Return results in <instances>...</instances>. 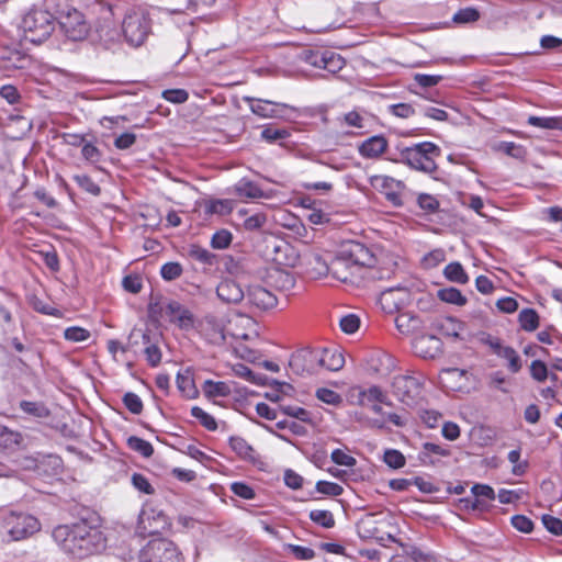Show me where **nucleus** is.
I'll list each match as a JSON object with an SVG mask.
<instances>
[{
    "instance_id": "f257e3e1",
    "label": "nucleus",
    "mask_w": 562,
    "mask_h": 562,
    "mask_svg": "<svg viewBox=\"0 0 562 562\" xmlns=\"http://www.w3.org/2000/svg\"><path fill=\"white\" fill-rule=\"evenodd\" d=\"M53 538L64 552L78 559L97 554L105 548L102 531L85 520L56 527Z\"/></svg>"
},
{
    "instance_id": "f03ea898",
    "label": "nucleus",
    "mask_w": 562,
    "mask_h": 562,
    "mask_svg": "<svg viewBox=\"0 0 562 562\" xmlns=\"http://www.w3.org/2000/svg\"><path fill=\"white\" fill-rule=\"evenodd\" d=\"M374 261H376L374 255L364 244L347 240L340 245L335 257L326 268L333 278L347 282L358 273L362 267H370Z\"/></svg>"
},
{
    "instance_id": "7ed1b4c3",
    "label": "nucleus",
    "mask_w": 562,
    "mask_h": 562,
    "mask_svg": "<svg viewBox=\"0 0 562 562\" xmlns=\"http://www.w3.org/2000/svg\"><path fill=\"white\" fill-rule=\"evenodd\" d=\"M21 29L24 32L25 40L34 44H41L55 30V18L47 10L33 8L23 16Z\"/></svg>"
},
{
    "instance_id": "20e7f679",
    "label": "nucleus",
    "mask_w": 562,
    "mask_h": 562,
    "mask_svg": "<svg viewBox=\"0 0 562 562\" xmlns=\"http://www.w3.org/2000/svg\"><path fill=\"white\" fill-rule=\"evenodd\" d=\"M441 155V149L430 142H423L401 150V161L412 169L432 173L437 170L435 158Z\"/></svg>"
},
{
    "instance_id": "39448f33",
    "label": "nucleus",
    "mask_w": 562,
    "mask_h": 562,
    "mask_svg": "<svg viewBox=\"0 0 562 562\" xmlns=\"http://www.w3.org/2000/svg\"><path fill=\"white\" fill-rule=\"evenodd\" d=\"M121 31L131 47H139L151 33V19L145 11H130L122 21Z\"/></svg>"
},
{
    "instance_id": "423d86ee",
    "label": "nucleus",
    "mask_w": 562,
    "mask_h": 562,
    "mask_svg": "<svg viewBox=\"0 0 562 562\" xmlns=\"http://www.w3.org/2000/svg\"><path fill=\"white\" fill-rule=\"evenodd\" d=\"M424 382L423 375H397L392 382L393 394L405 405L415 406L424 398Z\"/></svg>"
},
{
    "instance_id": "0eeeda50",
    "label": "nucleus",
    "mask_w": 562,
    "mask_h": 562,
    "mask_svg": "<svg viewBox=\"0 0 562 562\" xmlns=\"http://www.w3.org/2000/svg\"><path fill=\"white\" fill-rule=\"evenodd\" d=\"M181 553L176 544L167 539L150 540L139 553V562H181Z\"/></svg>"
},
{
    "instance_id": "6e6552de",
    "label": "nucleus",
    "mask_w": 562,
    "mask_h": 562,
    "mask_svg": "<svg viewBox=\"0 0 562 562\" xmlns=\"http://www.w3.org/2000/svg\"><path fill=\"white\" fill-rule=\"evenodd\" d=\"M4 528L11 540L19 541L38 531L40 522L32 515L11 513L4 520Z\"/></svg>"
},
{
    "instance_id": "1a4fd4ad",
    "label": "nucleus",
    "mask_w": 562,
    "mask_h": 562,
    "mask_svg": "<svg viewBox=\"0 0 562 562\" xmlns=\"http://www.w3.org/2000/svg\"><path fill=\"white\" fill-rule=\"evenodd\" d=\"M58 23L61 31L71 41L83 40L88 34V24L85 16L75 8L60 11Z\"/></svg>"
},
{
    "instance_id": "9d476101",
    "label": "nucleus",
    "mask_w": 562,
    "mask_h": 562,
    "mask_svg": "<svg viewBox=\"0 0 562 562\" xmlns=\"http://www.w3.org/2000/svg\"><path fill=\"white\" fill-rule=\"evenodd\" d=\"M385 525L386 520L381 514H368L358 521L357 531L362 539L383 543L385 540L392 539V536L383 530Z\"/></svg>"
},
{
    "instance_id": "9b49d317",
    "label": "nucleus",
    "mask_w": 562,
    "mask_h": 562,
    "mask_svg": "<svg viewBox=\"0 0 562 562\" xmlns=\"http://www.w3.org/2000/svg\"><path fill=\"white\" fill-rule=\"evenodd\" d=\"M318 349H302L293 353L289 366L297 375L314 374L319 371Z\"/></svg>"
},
{
    "instance_id": "f8f14e48",
    "label": "nucleus",
    "mask_w": 562,
    "mask_h": 562,
    "mask_svg": "<svg viewBox=\"0 0 562 562\" xmlns=\"http://www.w3.org/2000/svg\"><path fill=\"white\" fill-rule=\"evenodd\" d=\"M138 339H142L143 345H145V356L148 363L151 367H156L161 361V351L157 346V339L153 338L149 330H142L137 328H133L128 336V345H137Z\"/></svg>"
},
{
    "instance_id": "ddd939ff",
    "label": "nucleus",
    "mask_w": 562,
    "mask_h": 562,
    "mask_svg": "<svg viewBox=\"0 0 562 562\" xmlns=\"http://www.w3.org/2000/svg\"><path fill=\"white\" fill-rule=\"evenodd\" d=\"M439 381L448 391L461 392L468 389V372L458 368H447L440 372Z\"/></svg>"
},
{
    "instance_id": "4468645a",
    "label": "nucleus",
    "mask_w": 562,
    "mask_h": 562,
    "mask_svg": "<svg viewBox=\"0 0 562 562\" xmlns=\"http://www.w3.org/2000/svg\"><path fill=\"white\" fill-rule=\"evenodd\" d=\"M408 300V292L405 288H390L382 291L379 303L381 308L392 314L401 308Z\"/></svg>"
},
{
    "instance_id": "2eb2a0df",
    "label": "nucleus",
    "mask_w": 562,
    "mask_h": 562,
    "mask_svg": "<svg viewBox=\"0 0 562 562\" xmlns=\"http://www.w3.org/2000/svg\"><path fill=\"white\" fill-rule=\"evenodd\" d=\"M246 297L249 304L259 311L271 310L278 303L277 296L260 285L250 286Z\"/></svg>"
},
{
    "instance_id": "dca6fc26",
    "label": "nucleus",
    "mask_w": 562,
    "mask_h": 562,
    "mask_svg": "<svg viewBox=\"0 0 562 562\" xmlns=\"http://www.w3.org/2000/svg\"><path fill=\"white\" fill-rule=\"evenodd\" d=\"M245 100L249 102L251 112L260 117H279L281 116V109L286 108L285 104L262 99L247 97Z\"/></svg>"
},
{
    "instance_id": "f3484780",
    "label": "nucleus",
    "mask_w": 562,
    "mask_h": 562,
    "mask_svg": "<svg viewBox=\"0 0 562 562\" xmlns=\"http://www.w3.org/2000/svg\"><path fill=\"white\" fill-rule=\"evenodd\" d=\"M216 294L220 300L229 304L239 303L245 296V293L239 284L229 279L220 282L216 288Z\"/></svg>"
},
{
    "instance_id": "a211bd4d",
    "label": "nucleus",
    "mask_w": 562,
    "mask_h": 562,
    "mask_svg": "<svg viewBox=\"0 0 562 562\" xmlns=\"http://www.w3.org/2000/svg\"><path fill=\"white\" fill-rule=\"evenodd\" d=\"M319 370L338 371L345 364V358L339 350L336 349H318Z\"/></svg>"
},
{
    "instance_id": "6ab92c4d",
    "label": "nucleus",
    "mask_w": 562,
    "mask_h": 562,
    "mask_svg": "<svg viewBox=\"0 0 562 562\" xmlns=\"http://www.w3.org/2000/svg\"><path fill=\"white\" fill-rule=\"evenodd\" d=\"M387 147V140L384 136L375 135L364 140L360 147L359 153L366 158H376L382 155Z\"/></svg>"
},
{
    "instance_id": "aec40b11",
    "label": "nucleus",
    "mask_w": 562,
    "mask_h": 562,
    "mask_svg": "<svg viewBox=\"0 0 562 562\" xmlns=\"http://www.w3.org/2000/svg\"><path fill=\"white\" fill-rule=\"evenodd\" d=\"M441 348V341L434 335H425L416 339L415 349L423 358H435Z\"/></svg>"
},
{
    "instance_id": "412c9836",
    "label": "nucleus",
    "mask_w": 562,
    "mask_h": 562,
    "mask_svg": "<svg viewBox=\"0 0 562 562\" xmlns=\"http://www.w3.org/2000/svg\"><path fill=\"white\" fill-rule=\"evenodd\" d=\"M299 58L311 66L316 68H324L327 70H333L329 64L335 61L334 55L327 56L326 54H321L319 52H314L311 49L303 50Z\"/></svg>"
},
{
    "instance_id": "4be33fe9",
    "label": "nucleus",
    "mask_w": 562,
    "mask_h": 562,
    "mask_svg": "<svg viewBox=\"0 0 562 562\" xmlns=\"http://www.w3.org/2000/svg\"><path fill=\"white\" fill-rule=\"evenodd\" d=\"M229 446L239 458L251 462L256 460L254 448L244 438L231 437Z\"/></svg>"
},
{
    "instance_id": "5701e85b",
    "label": "nucleus",
    "mask_w": 562,
    "mask_h": 562,
    "mask_svg": "<svg viewBox=\"0 0 562 562\" xmlns=\"http://www.w3.org/2000/svg\"><path fill=\"white\" fill-rule=\"evenodd\" d=\"M472 493L474 495L473 501L464 499V502L467 503V506L471 507L472 509H479L483 506V504L479 499L480 497L487 498V499L495 498L494 490L491 486L484 485V484H475L472 487Z\"/></svg>"
},
{
    "instance_id": "b1692460",
    "label": "nucleus",
    "mask_w": 562,
    "mask_h": 562,
    "mask_svg": "<svg viewBox=\"0 0 562 562\" xmlns=\"http://www.w3.org/2000/svg\"><path fill=\"white\" fill-rule=\"evenodd\" d=\"M177 386L187 397H194L198 394L193 375L190 370H186L177 374Z\"/></svg>"
},
{
    "instance_id": "393cba45",
    "label": "nucleus",
    "mask_w": 562,
    "mask_h": 562,
    "mask_svg": "<svg viewBox=\"0 0 562 562\" xmlns=\"http://www.w3.org/2000/svg\"><path fill=\"white\" fill-rule=\"evenodd\" d=\"M202 389L207 397H226L232 393L229 385L223 381L214 382L212 380H206L204 381Z\"/></svg>"
},
{
    "instance_id": "a878e982",
    "label": "nucleus",
    "mask_w": 562,
    "mask_h": 562,
    "mask_svg": "<svg viewBox=\"0 0 562 562\" xmlns=\"http://www.w3.org/2000/svg\"><path fill=\"white\" fill-rule=\"evenodd\" d=\"M443 276L450 281L459 284H465L469 276L460 262H450L443 269Z\"/></svg>"
},
{
    "instance_id": "bb28decb",
    "label": "nucleus",
    "mask_w": 562,
    "mask_h": 562,
    "mask_svg": "<svg viewBox=\"0 0 562 562\" xmlns=\"http://www.w3.org/2000/svg\"><path fill=\"white\" fill-rule=\"evenodd\" d=\"M494 148L518 160H525L527 157V149L522 145L513 142H498Z\"/></svg>"
},
{
    "instance_id": "cd10ccee",
    "label": "nucleus",
    "mask_w": 562,
    "mask_h": 562,
    "mask_svg": "<svg viewBox=\"0 0 562 562\" xmlns=\"http://www.w3.org/2000/svg\"><path fill=\"white\" fill-rule=\"evenodd\" d=\"M233 371L237 376L243 378L254 384L266 385L269 383V379L266 375L255 373L243 363L235 364L233 367Z\"/></svg>"
},
{
    "instance_id": "c85d7f7f",
    "label": "nucleus",
    "mask_w": 562,
    "mask_h": 562,
    "mask_svg": "<svg viewBox=\"0 0 562 562\" xmlns=\"http://www.w3.org/2000/svg\"><path fill=\"white\" fill-rule=\"evenodd\" d=\"M235 191L239 196L257 199L263 195L262 190L252 181L247 179H240L235 184Z\"/></svg>"
},
{
    "instance_id": "c756f323",
    "label": "nucleus",
    "mask_w": 562,
    "mask_h": 562,
    "mask_svg": "<svg viewBox=\"0 0 562 562\" xmlns=\"http://www.w3.org/2000/svg\"><path fill=\"white\" fill-rule=\"evenodd\" d=\"M528 124L543 130H562V119L558 116H535L528 117Z\"/></svg>"
},
{
    "instance_id": "7c9ffc66",
    "label": "nucleus",
    "mask_w": 562,
    "mask_h": 562,
    "mask_svg": "<svg viewBox=\"0 0 562 562\" xmlns=\"http://www.w3.org/2000/svg\"><path fill=\"white\" fill-rule=\"evenodd\" d=\"M188 255L190 258L207 266H213L216 261V256L214 254L199 245H190Z\"/></svg>"
},
{
    "instance_id": "2f4dec72",
    "label": "nucleus",
    "mask_w": 562,
    "mask_h": 562,
    "mask_svg": "<svg viewBox=\"0 0 562 562\" xmlns=\"http://www.w3.org/2000/svg\"><path fill=\"white\" fill-rule=\"evenodd\" d=\"M395 325L402 334H409L419 327V319L409 313H403L396 316Z\"/></svg>"
},
{
    "instance_id": "473e14b6",
    "label": "nucleus",
    "mask_w": 562,
    "mask_h": 562,
    "mask_svg": "<svg viewBox=\"0 0 562 562\" xmlns=\"http://www.w3.org/2000/svg\"><path fill=\"white\" fill-rule=\"evenodd\" d=\"M518 322L526 331H533L539 326L538 313L532 308H525L519 313Z\"/></svg>"
},
{
    "instance_id": "72a5a7b5",
    "label": "nucleus",
    "mask_w": 562,
    "mask_h": 562,
    "mask_svg": "<svg viewBox=\"0 0 562 562\" xmlns=\"http://www.w3.org/2000/svg\"><path fill=\"white\" fill-rule=\"evenodd\" d=\"M437 295L441 301L458 306H463L467 303V297L456 288L441 289L438 291Z\"/></svg>"
},
{
    "instance_id": "f704fd0d",
    "label": "nucleus",
    "mask_w": 562,
    "mask_h": 562,
    "mask_svg": "<svg viewBox=\"0 0 562 562\" xmlns=\"http://www.w3.org/2000/svg\"><path fill=\"white\" fill-rule=\"evenodd\" d=\"M21 435L0 425V449H12L20 445Z\"/></svg>"
},
{
    "instance_id": "c9c22d12",
    "label": "nucleus",
    "mask_w": 562,
    "mask_h": 562,
    "mask_svg": "<svg viewBox=\"0 0 562 562\" xmlns=\"http://www.w3.org/2000/svg\"><path fill=\"white\" fill-rule=\"evenodd\" d=\"M310 519L324 527V528H333L335 526V518L331 512L325 509H313L308 515Z\"/></svg>"
},
{
    "instance_id": "e433bc0d",
    "label": "nucleus",
    "mask_w": 562,
    "mask_h": 562,
    "mask_svg": "<svg viewBox=\"0 0 562 562\" xmlns=\"http://www.w3.org/2000/svg\"><path fill=\"white\" fill-rule=\"evenodd\" d=\"M127 446L145 458H149L154 453L151 443L136 436H131L127 439Z\"/></svg>"
},
{
    "instance_id": "4c0bfd02",
    "label": "nucleus",
    "mask_w": 562,
    "mask_h": 562,
    "mask_svg": "<svg viewBox=\"0 0 562 562\" xmlns=\"http://www.w3.org/2000/svg\"><path fill=\"white\" fill-rule=\"evenodd\" d=\"M280 412L289 417L303 423H311V413L303 407L293 405H280Z\"/></svg>"
},
{
    "instance_id": "58836bf2",
    "label": "nucleus",
    "mask_w": 562,
    "mask_h": 562,
    "mask_svg": "<svg viewBox=\"0 0 562 562\" xmlns=\"http://www.w3.org/2000/svg\"><path fill=\"white\" fill-rule=\"evenodd\" d=\"M233 210L232 201L229 200H212L205 205V211L209 214L225 215Z\"/></svg>"
},
{
    "instance_id": "ea45409f",
    "label": "nucleus",
    "mask_w": 562,
    "mask_h": 562,
    "mask_svg": "<svg viewBox=\"0 0 562 562\" xmlns=\"http://www.w3.org/2000/svg\"><path fill=\"white\" fill-rule=\"evenodd\" d=\"M191 415L193 417H195L196 419H199L201 425L203 427H205L207 430L214 431L217 429V423H216L215 418L212 415H210L209 413H206L205 411H203L201 407H199V406L192 407Z\"/></svg>"
},
{
    "instance_id": "a19ab883",
    "label": "nucleus",
    "mask_w": 562,
    "mask_h": 562,
    "mask_svg": "<svg viewBox=\"0 0 562 562\" xmlns=\"http://www.w3.org/2000/svg\"><path fill=\"white\" fill-rule=\"evenodd\" d=\"M424 560V553L417 548L411 547L403 554L393 555L390 562H423Z\"/></svg>"
},
{
    "instance_id": "79ce46f5",
    "label": "nucleus",
    "mask_w": 562,
    "mask_h": 562,
    "mask_svg": "<svg viewBox=\"0 0 562 562\" xmlns=\"http://www.w3.org/2000/svg\"><path fill=\"white\" fill-rule=\"evenodd\" d=\"M480 18V13L474 8H464L457 11L453 16L452 21L458 24H465V23H472L477 21Z\"/></svg>"
},
{
    "instance_id": "37998d69",
    "label": "nucleus",
    "mask_w": 562,
    "mask_h": 562,
    "mask_svg": "<svg viewBox=\"0 0 562 562\" xmlns=\"http://www.w3.org/2000/svg\"><path fill=\"white\" fill-rule=\"evenodd\" d=\"M359 395L362 404H366V402H378L389 404L386 402V396L384 395L382 390L375 385L369 387L368 390L361 391Z\"/></svg>"
},
{
    "instance_id": "c03bdc74",
    "label": "nucleus",
    "mask_w": 562,
    "mask_h": 562,
    "mask_svg": "<svg viewBox=\"0 0 562 562\" xmlns=\"http://www.w3.org/2000/svg\"><path fill=\"white\" fill-rule=\"evenodd\" d=\"M383 461L392 469H401L405 465V457L395 449L385 450Z\"/></svg>"
},
{
    "instance_id": "a18cd8bd",
    "label": "nucleus",
    "mask_w": 562,
    "mask_h": 562,
    "mask_svg": "<svg viewBox=\"0 0 562 562\" xmlns=\"http://www.w3.org/2000/svg\"><path fill=\"white\" fill-rule=\"evenodd\" d=\"M508 461L513 464L512 472L515 475H522L528 468L527 461H520V450L515 449L508 452Z\"/></svg>"
},
{
    "instance_id": "49530a36",
    "label": "nucleus",
    "mask_w": 562,
    "mask_h": 562,
    "mask_svg": "<svg viewBox=\"0 0 562 562\" xmlns=\"http://www.w3.org/2000/svg\"><path fill=\"white\" fill-rule=\"evenodd\" d=\"M183 272L182 266L179 262H167L160 269V274L164 280L172 281L179 278Z\"/></svg>"
},
{
    "instance_id": "de8ad7c7",
    "label": "nucleus",
    "mask_w": 562,
    "mask_h": 562,
    "mask_svg": "<svg viewBox=\"0 0 562 562\" xmlns=\"http://www.w3.org/2000/svg\"><path fill=\"white\" fill-rule=\"evenodd\" d=\"M74 180L86 192L91 193L93 195L100 194V187L89 176L76 175L74 176Z\"/></svg>"
},
{
    "instance_id": "09e8293b",
    "label": "nucleus",
    "mask_w": 562,
    "mask_h": 562,
    "mask_svg": "<svg viewBox=\"0 0 562 562\" xmlns=\"http://www.w3.org/2000/svg\"><path fill=\"white\" fill-rule=\"evenodd\" d=\"M232 243V234L226 229L217 231L211 238V246L215 249H225Z\"/></svg>"
},
{
    "instance_id": "8fccbe9b",
    "label": "nucleus",
    "mask_w": 562,
    "mask_h": 562,
    "mask_svg": "<svg viewBox=\"0 0 562 562\" xmlns=\"http://www.w3.org/2000/svg\"><path fill=\"white\" fill-rule=\"evenodd\" d=\"M81 147L82 157L87 161L92 164L100 161L102 154L92 142L86 139Z\"/></svg>"
},
{
    "instance_id": "3c124183",
    "label": "nucleus",
    "mask_w": 562,
    "mask_h": 562,
    "mask_svg": "<svg viewBox=\"0 0 562 562\" xmlns=\"http://www.w3.org/2000/svg\"><path fill=\"white\" fill-rule=\"evenodd\" d=\"M290 136V133L285 128H276L268 126L261 131V138L268 143H274L280 139H284Z\"/></svg>"
},
{
    "instance_id": "603ef678",
    "label": "nucleus",
    "mask_w": 562,
    "mask_h": 562,
    "mask_svg": "<svg viewBox=\"0 0 562 562\" xmlns=\"http://www.w3.org/2000/svg\"><path fill=\"white\" fill-rule=\"evenodd\" d=\"M501 352L502 355L499 357L508 361V369L513 373H516L521 369L520 357L512 347H506V349H503Z\"/></svg>"
},
{
    "instance_id": "864d4df0",
    "label": "nucleus",
    "mask_w": 562,
    "mask_h": 562,
    "mask_svg": "<svg viewBox=\"0 0 562 562\" xmlns=\"http://www.w3.org/2000/svg\"><path fill=\"white\" fill-rule=\"evenodd\" d=\"M20 406L24 413L36 417H47L49 414L48 409L40 403L23 401Z\"/></svg>"
},
{
    "instance_id": "5fc2aeb1",
    "label": "nucleus",
    "mask_w": 562,
    "mask_h": 562,
    "mask_svg": "<svg viewBox=\"0 0 562 562\" xmlns=\"http://www.w3.org/2000/svg\"><path fill=\"white\" fill-rule=\"evenodd\" d=\"M171 323L177 324L183 330H190L194 326V316L188 308L183 307Z\"/></svg>"
},
{
    "instance_id": "6e6d98bb",
    "label": "nucleus",
    "mask_w": 562,
    "mask_h": 562,
    "mask_svg": "<svg viewBox=\"0 0 562 562\" xmlns=\"http://www.w3.org/2000/svg\"><path fill=\"white\" fill-rule=\"evenodd\" d=\"M123 403L132 414L138 415L143 411V402L140 397L133 392H127L123 396Z\"/></svg>"
},
{
    "instance_id": "4d7b16f0",
    "label": "nucleus",
    "mask_w": 562,
    "mask_h": 562,
    "mask_svg": "<svg viewBox=\"0 0 562 562\" xmlns=\"http://www.w3.org/2000/svg\"><path fill=\"white\" fill-rule=\"evenodd\" d=\"M284 549L291 552L297 560H312L315 557L313 549L297 544L288 543Z\"/></svg>"
},
{
    "instance_id": "13d9d810",
    "label": "nucleus",
    "mask_w": 562,
    "mask_h": 562,
    "mask_svg": "<svg viewBox=\"0 0 562 562\" xmlns=\"http://www.w3.org/2000/svg\"><path fill=\"white\" fill-rule=\"evenodd\" d=\"M374 362H379V366H373V369L380 374V375H387L394 368V360L389 355H382L378 357ZM370 368L372 369V363L370 364Z\"/></svg>"
},
{
    "instance_id": "bf43d9fd",
    "label": "nucleus",
    "mask_w": 562,
    "mask_h": 562,
    "mask_svg": "<svg viewBox=\"0 0 562 562\" xmlns=\"http://www.w3.org/2000/svg\"><path fill=\"white\" fill-rule=\"evenodd\" d=\"M64 337L69 341L79 342L87 340L90 337V333L82 327L74 326L65 329Z\"/></svg>"
},
{
    "instance_id": "052dcab7",
    "label": "nucleus",
    "mask_w": 562,
    "mask_h": 562,
    "mask_svg": "<svg viewBox=\"0 0 562 562\" xmlns=\"http://www.w3.org/2000/svg\"><path fill=\"white\" fill-rule=\"evenodd\" d=\"M162 98L171 103L181 104L189 99V93L184 89H169L162 91Z\"/></svg>"
},
{
    "instance_id": "680f3d73",
    "label": "nucleus",
    "mask_w": 562,
    "mask_h": 562,
    "mask_svg": "<svg viewBox=\"0 0 562 562\" xmlns=\"http://www.w3.org/2000/svg\"><path fill=\"white\" fill-rule=\"evenodd\" d=\"M442 80L440 75L415 74L414 81L424 89L437 86Z\"/></svg>"
},
{
    "instance_id": "e2e57ef3",
    "label": "nucleus",
    "mask_w": 562,
    "mask_h": 562,
    "mask_svg": "<svg viewBox=\"0 0 562 562\" xmlns=\"http://www.w3.org/2000/svg\"><path fill=\"white\" fill-rule=\"evenodd\" d=\"M389 112L401 119H408L415 114V109L408 103H396L389 105Z\"/></svg>"
},
{
    "instance_id": "0e129e2a",
    "label": "nucleus",
    "mask_w": 562,
    "mask_h": 562,
    "mask_svg": "<svg viewBox=\"0 0 562 562\" xmlns=\"http://www.w3.org/2000/svg\"><path fill=\"white\" fill-rule=\"evenodd\" d=\"M316 491L321 494L339 496L342 493V487L334 482L318 481L316 483Z\"/></svg>"
},
{
    "instance_id": "69168bd1",
    "label": "nucleus",
    "mask_w": 562,
    "mask_h": 562,
    "mask_svg": "<svg viewBox=\"0 0 562 562\" xmlns=\"http://www.w3.org/2000/svg\"><path fill=\"white\" fill-rule=\"evenodd\" d=\"M417 202H418L419 207L428 213H434L439 207L438 200L434 195H430L427 193L419 194Z\"/></svg>"
},
{
    "instance_id": "338daca9",
    "label": "nucleus",
    "mask_w": 562,
    "mask_h": 562,
    "mask_svg": "<svg viewBox=\"0 0 562 562\" xmlns=\"http://www.w3.org/2000/svg\"><path fill=\"white\" fill-rule=\"evenodd\" d=\"M132 484L136 490L145 494L151 495L155 492L147 477L140 473H134L132 475Z\"/></svg>"
},
{
    "instance_id": "774afa93",
    "label": "nucleus",
    "mask_w": 562,
    "mask_h": 562,
    "mask_svg": "<svg viewBox=\"0 0 562 562\" xmlns=\"http://www.w3.org/2000/svg\"><path fill=\"white\" fill-rule=\"evenodd\" d=\"M542 524L548 531L555 536L562 535V520L551 515L542 516Z\"/></svg>"
}]
</instances>
